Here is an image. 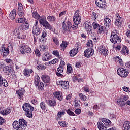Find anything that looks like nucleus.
Returning <instances> with one entry per match:
<instances>
[{
  "mask_svg": "<svg viewBox=\"0 0 130 130\" xmlns=\"http://www.w3.org/2000/svg\"><path fill=\"white\" fill-rule=\"evenodd\" d=\"M27 124H28L27 121L25 120L24 119H20L19 121H14L12 125L14 129L22 130L23 128V129H26Z\"/></svg>",
  "mask_w": 130,
  "mask_h": 130,
  "instance_id": "obj_1",
  "label": "nucleus"
},
{
  "mask_svg": "<svg viewBox=\"0 0 130 130\" xmlns=\"http://www.w3.org/2000/svg\"><path fill=\"white\" fill-rule=\"evenodd\" d=\"M22 108L26 112L25 115L28 118H32L33 117V110H34V107L29 103H25L23 105Z\"/></svg>",
  "mask_w": 130,
  "mask_h": 130,
  "instance_id": "obj_2",
  "label": "nucleus"
},
{
  "mask_svg": "<svg viewBox=\"0 0 130 130\" xmlns=\"http://www.w3.org/2000/svg\"><path fill=\"white\" fill-rule=\"evenodd\" d=\"M110 40L114 44H118L121 42V38L117 35V31H113L111 33Z\"/></svg>",
  "mask_w": 130,
  "mask_h": 130,
  "instance_id": "obj_3",
  "label": "nucleus"
},
{
  "mask_svg": "<svg viewBox=\"0 0 130 130\" xmlns=\"http://www.w3.org/2000/svg\"><path fill=\"white\" fill-rule=\"evenodd\" d=\"M127 99H128V95H123L119 98L118 100L117 101V103L121 107L122 106H124L125 104L129 105L130 106V101H127L125 103V101H126Z\"/></svg>",
  "mask_w": 130,
  "mask_h": 130,
  "instance_id": "obj_4",
  "label": "nucleus"
},
{
  "mask_svg": "<svg viewBox=\"0 0 130 130\" xmlns=\"http://www.w3.org/2000/svg\"><path fill=\"white\" fill-rule=\"evenodd\" d=\"M115 25L118 28H121L122 26V22H123V19L120 17L119 14L116 13L115 15Z\"/></svg>",
  "mask_w": 130,
  "mask_h": 130,
  "instance_id": "obj_5",
  "label": "nucleus"
},
{
  "mask_svg": "<svg viewBox=\"0 0 130 130\" xmlns=\"http://www.w3.org/2000/svg\"><path fill=\"white\" fill-rule=\"evenodd\" d=\"M75 25H72V23L70 21L67 22V25H66V29H65L64 33H66V32H70L71 30H73L75 31V30H77L79 27L78 25L79 24L74 23Z\"/></svg>",
  "mask_w": 130,
  "mask_h": 130,
  "instance_id": "obj_6",
  "label": "nucleus"
},
{
  "mask_svg": "<svg viewBox=\"0 0 130 130\" xmlns=\"http://www.w3.org/2000/svg\"><path fill=\"white\" fill-rule=\"evenodd\" d=\"M81 20L82 17H81V15H80V10H77L75 11L73 17L74 24H81Z\"/></svg>",
  "mask_w": 130,
  "mask_h": 130,
  "instance_id": "obj_7",
  "label": "nucleus"
},
{
  "mask_svg": "<svg viewBox=\"0 0 130 130\" xmlns=\"http://www.w3.org/2000/svg\"><path fill=\"white\" fill-rule=\"evenodd\" d=\"M117 74L122 78H126L127 76H128V72L126 69L123 68H119L117 70Z\"/></svg>",
  "mask_w": 130,
  "mask_h": 130,
  "instance_id": "obj_8",
  "label": "nucleus"
},
{
  "mask_svg": "<svg viewBox=\"0 0 130 130\" xmlns=\"http://www.w3.org/2000/svg\"><path fill=\"white\" fill-rule=\"evenodd\" d=\"M43 26L45 27L46 29H48V30H50V31L53 32L54 34H56L57 35V34H58V32H57V31H55V28H54V27H52V26H51L50 23L47 21L46 22V23H44Z\"/></svg>",
  "mask_w": 130,
  "mask_h": 130,
  "instance_id": "obj_9",
  "label": "nucleus"
},
{
  "mask_svg": "<svg viewBox=\"0 0 130 130\" xmlns=\"http://www.w3.org/2000/svg\"><path fill=\"white\" fill-rule=\"evenodd\" d=\"M95 4L101 9H104L106 8V2L105 0H95Z\"/></svg>",
  "mask_w": 130,
  "mask_h": 130,
  "instance_id": "obj_10",
  "label": "nucleus"
},
{
  "mask_svg": "<svg viewBox=\"0 0 130 130\" xmlns=\"http://www.w3.org/2000/svg\"><path fill=\"white\" fill-rule=\"evenodd\" d=\"M94 55V49H92L91 48H88L84 51V55L85 57L89 58V57H91L92 55Z\"/></svg>",
  "mask_w": 130,
  "mask_h": 130,
  "instance_id": "obj_11",
  "label": "nucleus"
},
{
  "mask_svg": "<svg viewBox=\"0 0 130 130\" xmlns=\"http://www.w3.org/2000/svg\"><path fill=\"white\" fill-rule=\"evenodd\" d=\"M0 51L1 52V54L2 53V55L3 57H7L8 55H9V53H10V51H9V49L5 48L3 46L2 48L0 50Z\"/></svg>",
  "mask_w": 130,
  "mask_h": 130,
  "instance_id": "obj_12",
  "label": "nucleus"
},
{
  "mask_svg": "<svg viewBox=\"0 0 130 130\" xmlns=\"http://www.w3.org/2000/svg\"><path fill=\"white\" fill-rule=\"evenodd\" d=\"M25 93V89H21L18 90H16V95L18 99L22 100L23 97H24V94Z\"/></svg>",
  "mask_w": 130,
  "mask_h": 130,
  "instance_id": "obj_13",
  "label": "nucleus"
},
{
  "mask_svg": "<svg viewBox=\"0 0 130 130\" xmlns=\"http://www.w3.org/2000/svg\"><path fill=\"white\" fill-rule=\"evenodd\" d=\"M84 27L85 31L88 33V34H91L92 32V26L91 24L88 22H85L84 24Z\"/></svg>",
  "mask_w": 130,
  "mask_h": 130,
  "instance_id": "obj_14",
  "label": "nucleus"
},
{
  "mask_svg": "<svg viewBox=\"0 0 130 130\" xmlns=\"http://www.w3.org/2000/svg\"><path fill=\"white\" fill-rule=\"evenodd\" d=\"M57 85L61 86L63 89H68V87H69V82L64 81H57Z\"/></svg>",
  "mask_w": 130,
  "mask_h": 130,
  "instance_id": "obj_15",
  "label": "nucleus"
},
{
  "mask_svg": "<svg viewBox=\"0 0 130 130\" xmlns=\"http://www.w3.org/2000/svg\"><path fill=\"white\" fill-rule=\"evenodd\" d=\"M41 33V28L38 26H34L32 29V34L34 35L38 36Z\"/></svg>",
  "mask_w": 130,
  "mask_h": 130,
  "instance_id": "obj_16",
  "label": "nucleus"
},
{
  "mask_svg": "<svg viewBox=\"0 0 130 130\" xmlns=\"http://www.w3.org/2000/svg\"><path fill=\"white\" fill-rule=\"evenodd\" d=\"M52 57V56L49 53L44 54L42 56V60L43 61H48V60H50Z\"/></svg>",
  "mask_w": 130,
  "mask_h": 130,
  "instance_id": "obj_17",
  "label": "nucleus"
},
{
  "mask_svg": "<svg viewBox=\"0 0 130 130\" xmlns=\"http://www.w3.org/2000/svg\"><path fill=\"white\" fill-rule=\"evenodd\" d=\"M41 79L44 81V83H46V84H48L50 82V77L48 75H42Z\"/></svg>",
  "mask_w": 130,
  "mask_h": 130,
  "instance_id": "obj_18",
  "label": "nucleus"
},
{
  "mask_svg": "<svg viewBox=\"0 0 130 130\" xmlns=\"http://www.w3.org/2000/svg\"><path fill=\"white\" fill-rule=\"evenodd\" d=\"M47 104L50 107H54L56 106V101L55 100H48L47 101Z\"/></svg>",
  "mask_w": 130,
  "mask_h": 130,
  "instance_id": "obj_19",
  "label": "nucleus"
},
{
  "mask_svg": "<svg viewBox=\"0 0 130 130\" xmlns=\"http://www.w3.org/2000/svg\"><path fill=\"white\" fill-rule=\"evenodd\" d=\"M104 25L105 26H106V27H108L109 28L110 26H111V20H110L109 18L106 17L104 20Z\"/></svg>",
  "mask_w": 130,
  "mask_h": 130,
  "instance_id": "obj_20",
  "label": "nucleus"
},
{
  "mask_svg": "<svg viewBox=\"0 0 130 130\" xmlns=\"http://www.w3.org/2000/svg\"><path fill=\"white\" fill-rule=\"evenodd\" d=\"M16 13H17V10L16 9H13L9 14V18L11 20H15L16 18Z\"/></svg>",
  "mask_w": 130,
  "mask_h": 130,
  "instance_id": "obj_21",
  "label": "nucleus"
},
{
  "mask_svg": "<svg viewBox=\"0 0 130 130\" xmlns=\"http://www.w3.org/2000/svg\"><path fill=\"white\" fill-rule=\"evenodd\" d=\"M98 127L100 130H107V128L104 126V124L102 121L98 122Z\"/></svg>",
  "mask_w": 130,
  "mask_h": 130,
  "instance_id": "obj_22",
  "label": "nucleus"
},
{
  "mask_svg": "<svg viewBox=\"0 0 130 130\" xmlns=\"http://www.w3.org/2000/svg\"><path fill=\"white\" fill-rule=\"evenodd\" d=\"M36 88L38 91H42L44 90V84L42 82H40L37 85H36Z\"/></svg>",
  "mask_w": 130,
  "mask_h": 130,
  "instance_id": "obj_23",
  "label": "nucleus"
},
{
  "mask_svg": "<svg viewBox=\"0 0 130 130\" xmlns=\"http://www.w3.org/2000/svg\"><path fill=\"white\" fill-rule=\"evenodd\" d=\"M9 86V83H8V81H7V79H5V78L0 82V87H7Z\"/></svg>",
  "mask_w": 130,
  "mask_h": 130,
  "instance_id": "obj_24",
  "label": "nucleus"
},
{
  "mask_svg": "<svg viewBox=\"0 0 130 130\" xmlns=\"http://www.w3.org/2000/svg\"><path fill=\"white\" fill-rule=\"evenodd\" d=\"M53 95L55 98H57L58 99V100H61L62 99V95H61V93H60V92L59 91H56L53 93Z\"/></svg>",
  "mask_w": 130,
  "mask_h": 130,
  "instance_id": "obj_25",
  "label": "nucleus"
},
{
  "mask_svg": "<svg viewBox=\"0 0 130 130\" xmlns=\"http://www.w3.org/2000/svg\"><path fill=\"white\" fill-rule=\"evenodd\" d=\"M22 48H23L24 51L25 52H27V53H31V52H32V50L31 49V48H30V47L27 45H22Z\"/></svg>",
  "mask_w": 130,
  "mask_h": 130,
  "instance_id": "obj_26",
  "label": "nucleus"
},
{
  "mask_svg": "<svg viewBox=\"0 0 130 130\" xmlns=\"http://www.w3.org/2000/svg\"><path fill=\"white\" fill-rule=\"evenodd\" d=\"M102 121L106 127L107 126H110V125L111 124V121L109 120L103 119Z\"/></svg>",
  "mask_w": 130,
  "mask_h": 130,
  "instance_id": "obj_27",
  "label": "nucleus"
},
{
  "mask_svg": "<svg viewBox=\"0 0 130 130\" xmlns=\"http://www.w3.org/2000/svg\"><path fill=\"white\" fill-rule=\"evenodd\" d=\"M121 53L122 54H125L127 53V54H129V50H128V48L125 46H123L122 50L121 51Z\"/></svg>",
  "mask_w": 130,
  "mask_h": 130,
  "instance_id": "obj_28",
  "label": "nucleus"
},
{
  "mask_svg": "<svg viewBox=\"0 0 130 130\" xmlns=\"http://www.w3.org/2000/svg\"><path fill=\"white\" fill-rule=\"evenodd\" d=\"M15 22L17 23H23L26 22V18L25 17H19L15 19Z\"/></svg>",
  "mask_w": 130,
  "mask_h": 130,
  "instance_id": "obj_29",
  "label": "nucleus"
},
{
  "mask_svg": "<svg viewBox=\"0 0 130 130\" xmlns=\"http://www.w3.org/2000/svg\"><path fill=\"white\" fill-rule=\"evenodd\" d=\"M48 49V47L46 45H42L40 46V50L41 52H45V51H47Z\"/></svg>",
  "mask_w": 130,
  "mask_h": 130,
  "instance_id": "obj_30",
  "label": "nucleus"
},
{
  "mask_svg": "<svg viewBox=\"0 0 130 130\" xmlns=\"http://www.w3.org/2000/svg\"><path fill=\"white\" fill-rule=\"evenodd\" d=\"M124 130H130V122L125 121L123 123Z\"/></svg>",
  "mask_w": 130,
  "mask_h": 130,
  "instance_id": "obj_31",
  "label": "nucleus"
},
{
  "mask_svg": "<svg viewBox=\"0 0 130 130\" xmlns=\"http://www.w3.org/2000/svg\"><path fill=\"white\" fill-rule=\"evenodd\" d=\"M40 83H42L41 81H40V77H39L38 75L36 76L34 81L35 86H37L39 84H40Z\"/></svg>",
  "mask_w": 130,
  "mask_h": 130,
  "instance_id": "obj_32",
  "label": "nucleus"
},
{
  "mask_svg": "<svg viewBox=\"0 0 130 130\" xmlns=\"http://www.w3.org/2000/svg\"><path fill=\"white\" fill-rule=\"evenodd\" d=\"M97 18H98V14L95 12H92L90 19H92L93 21H96Z\"/></svg>",
  "mask_w": 130,
  "mask_h": 130,
  "instance_id": "obj_33",
  "label": "nucleus"
},
{
  "mask_svg": "<svg viewBox=\"0 0 130 130\" xmlns=\"http://www.w3.org/2000/svg\"><path fill=\"white\" fill-rule=\"evenodd\" d=\"M78 53V51L75 49H72L69 52L70 56H75Z\"/></svg>",
  "mask_w": 130,
  "mask_h": 130,
  "instance_id": "obj_34",
  "label": "nucleus"
},
{
  "mask_svg": "<svg viewBox=\"0 0 130 130\" xmlns=\"http://www.w3.org/2000/svg\"><path fill=\"white\" fill-rule=\"evenodd\" d=\"M32 16L34 19H36V20H39V19H40V15L36 12H34L32 13Z\"/></svg>",
  "mask_w": 130,
  "mask_h": 130,
  "instance_id": "obj_35",
  "label": "nucleus"
},
{
  "mask_svg": "<svg viewBox=\"0 0 130 130\" xmlns=\"http://www.w3.org/2000/svg\"><path fill=\"white\" fill-rule=\"evenodd\" d=\"M47 20L48 21V22H55L56 18L54 16H48L47 17Z\"/></svg>",
  "mask_w": 130,
  "mask_h": 130,
  "instance_id": "obj_36",
  "label": "nucleus"
},
{
  "mask_svg": "<svg viewBox=\"0 0 130 130\" xmlns=\"http://www.w3.org/2000/svg\"><path fill=\"white\" fill-rule=\"evenodd\" d=\"M101 25L98 24L97 22H93L92 23V27L94 29V30H96V31L98 30L99 27H100Z\"/></svg>",
  "mask_w": 130,
  "mask_h": 130,
  "instance_id": "obj_37",
  "label": "nucleus"
},
{
  "mask_svg": "<svg viewBox=\"0 0 130 130\" xmlns=\"http://www.w3.org/2000/svg\"><path fill=\"white\" fill-rule=\"evenodd\" d=\"M30 27V24L29 23L26 22L25 24H23L21 26V28L22 30H28L29 28Z\"/></svg>",
  "mask_w": 130,
  "mask_h": 130,
  "instance_id": "obj_38",
  "label": "nucleus"
},
{
  "mask_svg": "<svg viewBox=\"0 0 130 130\" xmlns=\"http://www.w3.org/2000/svg\"><path fill=\"white\" fill-rule=\"evenodd\" d=\"M10 71H13V68L12 67L6 66L3 69V71L6 73L9 72Z\"/></svg>",
  "mask_w": 130,
  "mask_h": 130,
  "instance_id": "obj_39",
  "label": "nucleus"
},
{
  "mask_svg": "<svg viewBox=\"0 0 130 130\" xmlns=\"http://www.w3.org/2000/svg\"><path fill=\"white\" fill-rule=\"evenodd\" d=\"M75 47H76V48L74 49H76V51H77V52H79V51H80V50H81V44L79 42L76 43V44L75 45Z\"/></svg>",
  "mask_w": 130,
  "mask_h": 130,
  "instance_id": "obj_40",
  "label": "nucleus"
},
{
  "mask_svg": "<svg viewBox=\"0 0 130 130\" xmlns=\"http://www.w3.org/2000/svg\"><path fill=\"white\" fill-rule=\"evenodd\" d=\"M79 96L82 101H86L87 100V96L86 95L83 94V93H79Z\"/></svg>",
  "mask_w": 130,
  "mask_h": 130,
  "instance_id": "obj_41",
  "label": "nucleus"
},
{
  "mask_svg": "<svg viewBox=\"0 0 130 130\" xmlns=\"http://www.w3.org/2000/svg\"><path fill=\"white\" fill-rule=\"evenodd\" d=\"M60 126L63 127H68V123H66V121L58 122Z\"/></svg>",
  "mask_w": 130,
  "mask_h": 130,
  "instance_id": "obj_42",
  "label": "nucleus"
},
{
  "mask_svg": "<svg viewBox=\"0 0 130 130\" xmlns=\"http://www.w3.org/2000/svg\"><path fill=\"white\" fill-rule=\"evenodd\" d=\"M40 106L42 110H45L46 109V106H45V104L43 102L40 103Z\"/></svg>",
  "mask_w": 130,
  "mask_h": 130,
  "instance_id": "obj_43",
  "label": "nucleus"
},
{
  "mask_svg": "<svg viewBox=\"0 0 130 130\" xmlns=\"http://www.w3.org/2000/svg\"><path fill=\"white\" fill-rule=\"evenodd\" d=\"M60 47L62 48V49H64L67 48V46H68L67 43L65 41H63L62 43L60 44Z\"/></svg>",
  "mask_w": 130,
  "mask_h": 130,
  "instance_id": "obj_44",
  "label": "nucleus"
},
{
  "mask_svg": "<svg viewBox=\"0 0 130 130\" xmlns=\"http://www.w3.org/2000/svg\"><path fill=\"white\" fill-rule=\"evenodd\" d=\"M103 31H104V29H103V26L102 25H100L99 29L96 30L98 34H101Z\"/></svg>",
  "mask_w": 130,
  "mask_h": 130,
  "instance_id": "obj_45",
  "label": "nucleus"
},
{
  "mask_svg": "<svg viewBox=\"0 0 130 130\" xmlns=\"http://www.w3.org/2000/svg\"><path fill=\"white\" fill-rule=\"evenodd\" d=\"M67 73L72 74L73 73V68L70 65L67 66Z\"/></svg>",
  "mask_w": 130,
  "mask_h": 130,
  "instance_id": "obj_46",
  "label": "nucleus"
},
{
  "mask_svg": "<svg viewBox=\"0 0 130 130\" xmlns=\"http://www.w3.org/2000/svg\"><path fill=\"white\" fill-rule=\"evenodd\" d=\"M101 106H102V103L99 104V105H94L93 106V109H95V110H98V109H100V107Z\"/></svg>",
  "mask_w": 130,
  "mask_h": 130,
  "instance_id": "obj_47",
  "label": "nucleus"
},
{
  "mask_svg": "<svg viewBox=\"0 0 130 130\" xmlns=\"http://www.w3.org/2000/svg\"><path fill=\"white\" fill-rule=\"evenodd\" d=\"M14 73H15L14 72V70L10 71L9 72L7 73V75L8 76V77H9V78H11L12 76H16V75Z\"/></svg>",
  "mask_w": 130,
  "mask_h": 130,
  "instance_id": "obj_48",
  "label": "nucleus"
},
{
  "mask_svg": "<svg viewBox=\"0 0 130 130\" xmlns=\"http://www.w3.org/2000/svg\"><path fill=\"white\" fill-rule=\"evenodd\" d=\"M52 39L53 42H54L56 45H59V42L58 41V39H57V38L54 37Z\"/></svg>",
  "mask_w": 130,
  "mask_h": 130,
  "instance_id": "obj_49",
  "label": "nucleus"
},
{
  "mask_svg": "<svg viewBox=\"0 0 130 130\" xmlns=\"http://www.w3.org/2000/svg\"><path fill=\"white\" fill-rule=\"evenodd\" d=\"M24 74L26 76V77H30V72L29 71V69H25L24 71Z\"/></svg>",
  "mask_w": 130,
  "mask_h": 130,
  "instance_id": "obj_50",
  "label": "nucleus"
},
{
  "mask_svg": "<svg viewBox=\"0 0 130 130\" xmlns=\"http://www.w3.org/2000/svg\"><path fill=\"white\" fill-rule=\"evenodd\" d=\"M67 113L69 115H70L71 116H75V113H74V112L71 111L70 109L67 110Z\"/></svg>",
  "mask_w": 130,
  "mask_h": 130,
  "instance_id": "obj_51",
  "label": "nucleus"
},
{
  "mask_svg": "<svg viewBox=\"0 0 130 130\" xmlns=\"http://www.w3.org/2000/svg\"><path fill=\"white\" fill-rule=\"evenodd\" d=\"M87 45L89 47H93V41L91 40H89L88 42L87 43Z\"/></svg>",
  "mask_w": 130,
  "mask_h": 130,
  "instance_id": "obj_52",
  "label": "nucleus"
},
{
  "mask_svg": "<svg viewBox=\"0 0 130 130\" xmlns=\"http://www.w3.org/2000/svg\"><path fill=\"white\" fill-rule=\"evenodd\" d=\"M116 59L118 62L120 63V64H122L123 63V61H122V59H121V58H120L119 56H117Z\"/></svg>",
  "mask_w": 130,
  "mask_h": 130,
  "instance_id": "obj_53",
  "label": "nucleus"
},
{
  "mask_svg": "<svg viewBox=\"0 0 130 130\" xmlns=\"http://www.w3.org/2000/svg\"><path fill=\"white\" fill-rule=\"evenodd\" d=\"M57 72H58V73H63V67L62 66H59L57 68Z\"/></svg>",
  "mask_w": 130,
  "mask_h": 130,
  "instance_id": "obj_54",
  "label": "nucleus"
},
{
  "mask_svg": "<svg viewBox=\"0 0 130 130\" xmlns=\"http://www.w3.org/2000/svg\"><path fill=\"white\" fill-rule=\"evenodd\" d=\"M103 55H107L108 54V50L106 49H102Z\"/></svg>",
  "mask_w": 130,
  "mask_h": 130,
  "instance_id": "obj_55",
  "label": "nucleus"
},
{
  "mask_svg": "<svg viewBox=\"0 0 130 130\" xmlns=\"http://www.w3.org/2000/svg\"><path fill=\"white\" fill-rule=\"evenodd\" d=\"M46 21H47L46 20H44L43 19H41L39 20V23L40 25H42V26H43L44 24H45Z\"/></svg>",
  "mask_w": 130,
  "mask_h": 130,
  "instance_id": "obj_56",
  "label": "nucleus"
},
{
  "mask_svg": "<svg viewBox=\"0 0 130 130\" xmlns=\"http://www.w3.org/2000/svg\"><path fill=\"white\" fill-rule=\"evenodd\" d=\"M10 112H11V110L10 109H5V113H4L3 115H8V114H10Z\"/></svg>",
  "mask_w": 130,
  "mask_h": 130,
  "instance_id": "obj_57",
  "label": "nucleus"
},
{
  "mask_svg": "<svg viewBox=\"0 0 130 130\" xmlns=\"http://www.w3.org/2000/svg\"><path fill=\"white\" fill-rule=\"evenodd\" d=\"M62 28L63 29V32H64L65 30H67V25H66V22L63 21L62 23Z\"/></svg>",
  "mask_w": 130,
  "mask_h": 130,
  "instance_id": "obj_58",
  "label": "nucleus"
},
{
  "mask_svg": "<svg viewBox=\"0 0 130 130\" xmlns=\"http://www.w3.org/2000/svg\"><path fill=\"white\" fill-rule=\"evenodd\" d=\"M6 122V120L4 119V118L0 117V125H2Z\"/></svg>",
  "mask_w": 130,
  "mask_h": 130,
  "instance_id": "obj_59",
  "label": "nucleus"
},
{
  "mask_svg": "<svg viewBox=\"0 0 130 130\" xmlns=\"http://www.w3.org/2000/svg\"><path fill=\"white\" fill-rule=\"evenodd\" d=\"M53 54L57 56V57H59V53L57 51H53Z\"/></svg>",
  "mask_w": 130,
  "mask_h": 130,
  "instance_id": "obj_60",
  "label": "nucleus"
},
{
  "mask_svg": "<svg viewBox=\"0 0 130 130\" xmlns=\"http://www.w3.org/2000/svg\"><path fill=\"white\" fill-rule=\"evenodd\" d=\"M18 14L19 17H24L25 13L23 11L18 12Z\"/></svg>",
  "mask_w": 130,
  "mask_h": 130,
  "instance_id": "obj_61",
  "label": "nucleus"
},
{
  "mask_svg": "<svg viewBox=\"0 0 130 130\" xmlns=\"http://www.w3.org/2000/svg\"><path fill=\"white\" fill-rule=\"evenodd\" d=\"M50 62L52 63V64H55V63H56V62H58V59L56 58L54 59Z\"/></svg>",
  "mask_w": 130,
  "mask_h": 130,
  "instance_id": "obj_62",
  "label": "nucleus"
},
{
  "mask_svg": "<svg viewBox=\"0 0 130 130\" xmlns=\"http://www.w3.org/2000/svg\"><path fill=\"white\" fill-rule=\"evenodd\" d=\"M35 54L36 55H37V56L40 57V51H39V50H36Z\"/></svg>",
  "mask_w": 130,
  "mask_h": 130,
  "instance_id": "obj_63",
  "label": "nucleus"
},
{
  "mask_svg": "<svg viewBox=\"0 0 130 130\" xmlns=\"http://www.w3.org/2000/svg\"><path fill=\"white\" fill-rule=\"evenodd\" d=\"M81 109H77L76 110H75V113L78 115H79V114H81Z\"/></svg>",
  "mask_w": 130,
  "mask_h": 130,
  "instance_id": "obj_64",
  "label": "nucleus"
}]
</instances>
